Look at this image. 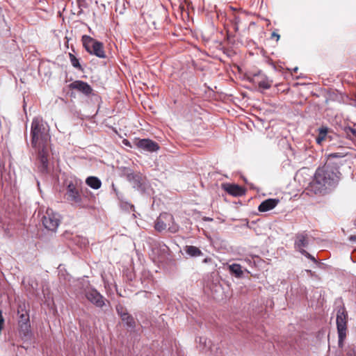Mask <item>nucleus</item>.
I'll list each match as a JSON object with an SVG mask.
<instances>
[{"mask_svg":"<svg viewBox=\"0 0 356 356\" xmlns=\"http://www.w3.org/2000/svg\"><path fill=\"white\" fill-rule=\"evenodd\" d=\"M31 145L35 151L41 172L48 170L50 136L49 128L42 118L33 119L31 127Z\"/></svg>","mask_w":356,"mask_h":356,"instance_id":"f257e3e1","label":"nucleus"},{"mask_svg":"<svg viewBox=\"0 0 356 356\" xmlns=\"http://www.w3.org/2000/svg\"><path fill=\"white\" fill-rule=\"evenodd\" d=\"M339 175L338 168L328 161L324 166L317 168L308 188L315 194H325L338 184Z\"/></svg>","mask_w":356,"mask_h":356,"instance_id":"f03ea898","label":"nucleus"},{"mask_svg":"<svg viewBox=\"0 0 356 356\" xmlns=\"http://www.w3.org/2000/svg\"><path fill=\"white\" fill-rule=\"evenodd\" d=\"M82 182L79 179H74L67 183L65 197L72 204L81 207L82 198L80 194Z\"/></svg>","mask_w":356,"mask_h":356,"instance_id":"7ed1b4c3","label":"nucleus"},{"mask_svg":"<svg viewBox=\"0 0 356 356\" xmlns=\"http://www.w3.org/2000/svg\"><path fill=\"white\" fill-rule=\"evenodd\" d=\"M81 41L83 47L90 54L95 55L100 58H105L106 57L102 42L86 35L82 36Z\"/></svg>","mask_w":356,"mask_h":356,"instance_id":"20e7f679","label":"nucleus"},{"mask_svg":"<svg viewBox=\"0 0 356 356\" xmlns=\"http://www.w3.org/2000/svg\"><path fill=\"white\" fill-rule=\"evenodd\" d=\"M348 314L345 307H341L337 314V327L339 336V346H342L346 336Z\"/></svg>","mask_w":356,"mask_h":356,"instance_id":"39448f33","label":"nucleus"},{"mask_svg":"<svg viewBox=\"0 0 356 356\" xmlns=\"http://www.w3.org/2000/svg\"><path fill=\"white\" fill-rule=\"evenodd\" d=\"M42 222L47 229L55 232L60 222V215L48 208L42 218Z\"/></svg>","mask_w":356,"mask_h":356,"instance_id":"423d86ee","label":"nucleus"},{"mask_svg":"<svg viewBox=\"0 0 356 356\" xmlns=\"http://www.w3.org/2000/svg\"><path fill=\"white\" fill-rule=\"evenodd\" d=\"M127 180L131 183L134 188L140 192H145L146 188V179L140 173H129L127 174Z\"/></svg>","mask_w":356,"mask_h":356,"instance_id":"0eeeda50","label":"nucleus"},{"mask_svg":"<svg viewBox=\"0 0 356 356\" xmlns=\"http://www.w3.org/2000/svg\"><path fill=\"white\" fill-rule=\"evenodd\" d=\"M168 252V246L163 243H155L152 248V257L154 262H162Z\"/></svg>","mask_w":356,"mask_h":356,"instance_id":"6e6552de","label":"nucleus"},{"mask_svg":"<svg viewBox=\"0 0 356 356\" xmlns=\"http://www.w3.org/2000/svg\"><path fill=\"white\" fill-rule=\"evenodd\" d=\"M197 342L199 343V348L202 352L205 353L210 352L211 355L218 356V348L213 345L210 340H208L204 337H200L197 339Z\"/></svg>","mask_w":356,"mask_h":356,"instance_id":"1a4fd4ad","label":"nucleus"},{"mask_svg":"<svg viewBox=\"0 0 356 356\" xmlns=\"http://www.w3.org/2000/svg\"><path fill=\"white\" fill-rule=\"evenodd\" d=\"M86 298L96 307H102L104 305V297L95 289H89L85 292Z\"/></svg>","mask_w":356,"mask_h":356,"instance_id":"9d476101","label":"nucleus"},{"mask_svg":"<svg viewBox=\"0 0 356 356\" xmlns=\"http://www.w3.org/2000/svg\"><path fill=\"white\" fill-rule=\"evenodd\" d=\"M309 236L306 232L298 233L294 242L295 249L302 254V251H306L305 248L309 245Z\"/></svg>","mask_w":356,"mask_h":356,"instance_id":"9b49d317","label":"nucleus"},{"mask_svg":"<svg viewBox=\"0 0 356 356\" xmlns=\"http://www.w3.org/2000/svg\"><path fill=\"white\" fill-rule=\"evenodd\" d=\"M136 145L138 148L149 152H154L159 149L157 143L148 138L140 139Z\"/></svg>","mask_w":356,"mask_h":356,"instance_id":"f8f14e48","label":"nucleus"},{"mask_svg":"<svg viewBox=\"0 0 356 356\" xmlns=\"http://www.w3.org/2000/svg\"><path fill=\"white\" fill-rule=\"evenodd\" d=\"M69 88L72 90H76L86 95H90L92 92V88L86 82L83 81H74L69 85Z\"/></svg>","mask_w":356,"mask_h":356,"instance_id":"ddd939ff","label":"nucleus"},{"mask_svg":"<svg viewBox=\"0 0 356 356\" xmlns=\"http://www.w3.org/2000/svg\"><path fill=\"white\" fill-rule=\"evenodd\" d=\"M172 215L168 213H161L156 219L154 225V228L158 232H162L167 229V220H172Z\"/></svg>","mask_w":356,"mask_h":356,"instance_id":"4468645a","label":"nucleus"},{"mask_svg":"<svg viewBox=\"0 0 356 356\" xmlns=\"http://www.w3.org/2000/svg\"><path fill=\"white\" fill-rule=\"evenodd\" d=\"M280 200L275 198H269L263 201L258 207V210L260 212H266L274 209Z\"/></svg>","mask_w":356,"mask_h":356,"instance_id":"2eb2a0df","label":"nucleus"},{"mask_svg":"<svg viewBox=\"0 0 356 356\" xmlns=\"http://www.w3.org/2000/svg\"><path fill=\"white\" fill-rule=\"evenodd\" d=\"M225 190L233 196H241L245 193L244 189L236 184H226L224 187Z\"/></svg>","mask_w":356,"mask_h":356,"instance_id":"dca6fc26","label":"nucleus"},{"mask_svg":"<svg viewBox=\"0 0 356 356\" xmlns=\"http://www.w3.org/2000/svg\"><path fill=\"white\" fill-rule=\"evenodd\" d=\"M255 76H259V80L257 81L259 87L263 90H268L271 87L273 81L269 79L266 75L261 74H255Z\"/></svg>","mask_w":356,"mask_h":356,"instance_id":"f3484780","label":"nucleus"},{"mask_svg":"<svg viewBox=\"0 0 356 356\" xmlns=\"http://www.w3.org/2000/svg\"><path fill=\"white\" fill-rule=\"evenodd\" d=\"M19 324L21 329L24 332H28L30 328L29 312L22 313L19 315Z\"/></svg>","mask_w":356,"mask_h":356,"instance_id":"a211bd4d","label":"nucleus"},{"mask_svg":"<svg viewBox=\"0 0 356 356\" xmlns=\"http://www.w3.org/2000/svg\"><path fill=\"white\" fill-rule=\"evenodd\" d=\"M86 184L93 189H99L102 186L101 180L97 177H88L86 180Z\"/></svg>","mask_w":356,"mask_h":356,"instance_id":"6ab92c4d","label":"nucleus"},{"mask_svg":"<svg viewBox=\"0 0 356 356\" xmlns=\"http://www.w3.org/2000/svg\"><path fill=\"white\" fill-rule=\"evenodd\" d=\"M186 252L191 257H197L203 254L202 252L196 246L186 245L185 248Z\"/></svg>","mask_w":356,"mask_h":356,"instance_id":"aec40b11","label":"nucleus"},{"mask_svg":"<svg viewBox=\"0 0 356 356\" xmlns=\"http://www.w3.org/2000/svg\"><path fill=\"white\" fill-rule=\"evenodd\" d=\"M229 269L230 273L235 277L240 278L243 276V272L240 264H232L229 266Z\"/></svg>","mask_w":356,"mask_h":356,"instance_id":"412c9836","label":"nucleus"},{"mask_svg":"<svg viewBox=\"0 0 356 356\" xmlns=\"http://www.w3.org/2000/svg\"><path fill=\"white\" fill-rule=\"evenodd\" d=\"M328 132V129L326 127H321L318 129V135L316 138V143L319 145L325 139Z\"/></svg>","mask_w":356,"mask_h":356,"instance_id":"4be33fe9","label":"nucleus"},{"mask_svg":"<svg viewBox=\"0 0 356 356\" xmlns=\"http://www.w3.org/2000/svg\"><path fill=\"white\" fill-rule=\"evenodd\" d=\"M122 321L131 329H134L136 326L134 318L129 313L123 314Z\"/></svg>","mask_w":356,"mask_h":356,"instance_id":"5701e85b","label":"nucleus"},{"mask_svg":"<svg viewBox=\"0 0 356 356\" xmlns=\"http://www.w3.org/2000/svg\"><path fill=\"white\" fill-rule=\"evenodd\" d=\"M167 229L171 233H176L179 230V225L175 222L174 217L172 216V220H167Z\"/></svg>","mask_w":356,"mask_h":356,"instance_id":"b1692460","label":"nucleus"},{"mask_svg":"<svg viewBox=\"0 0 356 356\" xmlns=\"http://www.w3.org/2000/svg\"><path fill=\"white\" fill-rule=\"evenodd\" d=\"M348 153L349 152L347 151V150H343L342 152H334V153H332V154H329V161L331 163L330 161V159H341V158H343L346 156L348 155Z\"/></svg>","mask_w":356,"mask_h":356,"instance_id":"393cba45","label":"nucleus"},{"mask_svg":"<svg viewBox=\"0 0 356 356\" xmlns=\"http://www.w3.org/2000/svg\"><path fill=\"white\" fill-rule=\"evenodd\" d=\"M69 57L70 59L71 64L74 67H75L79 70H83L81 67V65L79 63V59L74 54H72L71 53L69 54Z\"/></svg>","mask_w":356,"mask_h":356,"instance_id":"a878e982","label":"nucleus"},{"mask_svg":"<svg viewBox=\"0 0 356 356\" xmlns=\"http://www.w3.org/2000/svg\"><path fill=\"white\" fill-rule=\"evenodd\" d=\"M29 312L28 307L26 304L24 302H21L18 305L17 313L20 315L22 313Z\"/></svg>","mask_w":356,"mask_h":356,"instance_id":"bb28decb","label":"nucleus"},{"mask_svg":"<svg viewBox=\"0 0 356 356\" xmlns=\"http://www.w3.org/2000/svg\"><path fill=\"white\" fill-rule=\"evenodd\" d=\"M116 311L121 318H122L123 314H127L128 313L127 309L121 305L116 306Z\"/></svg>","mask_w":356,"mask_h":356,"instance_id":"cd10ccee","label":"nucleus"},{"mask_svg":"<svg viewBox=\"0 0 356 356\" xmlns=\"http://www.w3.org/2000/svg\"><path fill=\"white\" fill-rule=\"evenodd\" d=\"M116 311L121 318H122L123 314H127L128 313L127 309L121 305L116 306Z\"/></svg>","mask_w":356,"mask_h":356,"instance_id":"c85d7f7f","label":"nucleus"},{"mask_svg":"<svg viewBox=\"0 0 356 356\" xmlns=\"http://www.w3.org/2000/svg\"><path fill=\"white\" fill-rule=\"evenodd\" d=\"M302 254L304 255L305 257H306L307 259H309L311 261H312L314 263L317 264L318 261L315 259V257L314 256H312V254H310L308 252L302 251Z\"/></svg>","mask_w":356,"mask_h":356,"instance_id":"c756f323","label":"nucleus"},{"mask_svg":"<svg viewBox=\"0 0 356 356\" xmlns=\"http://www.w3.org/2000/svg\"><path fill=\"white\" fill-rule=\"evenodd\" d=\"M346 355L347 356H356V350L355 348L349 347Z\"/></svg>","mask_w":356,"mask_h":356,"instance_id":"7c9ffc66","label":"nucleus"},{"mask_svg":"<svg viewBox=\"0 0 356 356\" xmlns=\"http://www.w3.org/2000/svg\"><path fill=\"white\" fill-rule=\"evenodd\" d=\"M112 188H113L114 193H115L116 196L120 199L122 196L121 193H120L119 191L117 190L114 184H112Z\"/></svg>","mask_w":356,"mask_h":356,"instance_id":"2f4dec72","label":"nucleus"},{"mask_svg":"<svg viewBox=\"0 0 356 356\" xmlns=\"http://www.w3.org/2000/svg\"><path fill=\"white\" fill-rule=\"evenodd\" d=\"M234 22L235 29L238 30V24L240 22L239 17L237 16H235L234 19Z\"/></svg>","mask_w":356,"mask_h":356,"instance_id":"473e14b6","label":"nucleus"},{"mask_svg":"<svg viewBox=\"0 0 356 356\" xmlns=\"http://www.w3.org/2000/svg\"><path fill=\"white\" fill-rule=\"evenodd\" d=\"M122 143L127 147H131V143L127 139H124Z\"/></svg>","mask_w":356,"mask_h":356,"instance_id":"72a5a7b5","label":"nucleus"},{"mask_svg":"<svg viewBox=\"0 0 356 356\" xmlns=\"http://www.w3.org/2000/svg\"><path fill=\"white\" fill-rule=\"evenodd\" d=\"M350 132L355 136L356 137V129H353V128H350Z\"/></svg>","mask_w":356,"mask_h":356,"instance_id":"f704fd0d","label":"nucleus"},{"mask_svg":"<svg viewBox=\"0 0 356 356\" xmlns=\"http://www.w3.org/2000/svg\"><path fill=\"white\" fill-rule=\"evenodd\" d=\"M349 240L351 241H356V236L355 235L350 236V238H349Z\"/></svg>","mask_w":356,"mask_h":356,"instance_id":"c9c22d12","label":"nucleus"},{"mask_svg":"<svg viewBox=\"0 0 356 356\" xmlns=\"http://www.w3.org/2000/svg\"><path fill=\"white\" fill-rule=\"evenodd\" d=\"M272 37H276V38H277V40H279V38H280V35H279V34H277V33H275V32H273V33H272Z\"/></svg>","mask_w":356,"mask_h":356,"instance_id":"e433bc0d","label":"nucleus"},{"mask_svg":"<svg viewBox=\"0 0 356 356\" xmlns=\"http://www.w3.org/2000/svg\"><path fill=\"white\" fill-rule=\"evenodd\" d=\"M205 220H212V219H211V218H205Z\"/></svg>","mask_w":356,"mask_h":356,"instance_id":"4c0bfd02","label":"nucleus"},{"mask_svg":"<svg viewBox=\"0 0 356 356\" xmlns=\"http://www.w3.org/2000/svg\"><path fill=\"white\" fill-rule=\"evenodd\" d=\"M297 70H298V67H296V68L294 69V71H297Z\"/></svg>","mask_w":356,"mask_h":356,"instance_id":"58836bf2","label":"nucleus"}]
</instances>
